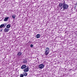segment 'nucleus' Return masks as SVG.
<instances>
[{
    "label": "nucleus",
    "instance_id": "12",
    "mask_svg": "<svg viewBox=\"0 0 77 77\" xmlns=\"http://www.w3.org/2000/svg\"><path fill=\"white\" fill-rule=\"evenodd\" d=\"M7 28L9 29V28H10L11 27V25H7L6 26Z\"/></svg>",
    "mask_w": 77,
    "mask_h": 77
},
{
    "label": "nucleus",
    "instance_id": "6",
    "mask_svg": "<svg viewBox=\"0 0 77 77\" xmlns=\"http://www.w3.org/2000/svg\"><path fill=\"white\" fill-rule=\"evenodd\" d=\"M49 52H50V51H45V56H47L49 54Z\"/></svg>",
    "mask_w": 77,
    "mask_h": 77
},
{
    "label": "nucleus",
    "instance_id": "1",
    "mask_svg": "<svg viewBox=\"0 0 77 77\" xmlns=\"http://www.w3.org/2000/svg\"><path fill=\"white\" fill-rule=\"evenodd\" d=\"M68 8V5L67 4H65V1H64L63 4V8L64 9H66Z\"/></svg>",
    "mask_w": 77,
    "mask_h": 77
},
{
    "label": "nucleus",
    "instance_id": "3",
    "mask_svg": "<svg viewBox=\"0 0 77 77\" xmlns=\"http://www.w3.org/2000/svg\"><path fill=\"white\" fill-rule=\"evenodd\" d=\"M44 67V64H41L39 65L38 68L39 69H42Z\"/></svg>",
    "mask_w": 77,
    "mask_h": 77
},
{
    "label": "nucleus",
    "instance_id": "16",
    "mask_svg": "<svg viewBox=\"0 0 77 77\" xmlns=\"http://www.w3.org/2000/svg\"><path fill=\"white\" fill-rule=\"evenodd\" d=\"M24 76H27V73L26 72H24L23 74Z\"/></svg>",
    "mask_w": 77,
    "mask_h": 77
},
{
    "label": "nucleus",
    "instance_id": "4",
    "mask_svg": "<svg viewBox=\"0 0 77 77\" xmlns=\"http://www.w3.org/2000/svg\"><path fill=\"white\" fill-rule=\"evenodd\" d=\"M29 67H27L25 69H24V72H28V71H29Z\"/></svg>",
    "mask_w": 77,
    "mask_h": 77
},
{
    "label": "nucleus",
    "instance_id": "14",
    "mask_svg": "<svg viewBox=\"0 0 77 77\" xmlns=\"http://www.w3.org/2000/svg\"><path fill=\"white\" fill-rule=\"evenodd\" d=\"M27 63V61L26 60H25L23 61V63Z\"/></svg>",
    "mask_w": 77,
    "mask_h": 77
},
{
    "label": "nucleus",
    "instance_id": "11",
    "mask_svg": "<svg viewBox=\"0 0 77 77\" xmlns=\"http://www.w3.org/2000/svg\"><path fill=\"white\" fill-rule=\"evenodd\" d=\"M5 27V24H2L0 26V28H2V27Z\"/></svg>",
    "mask_w": 77,
    "mask_h": 77
},
{
    "label": "nucleus",
    "instance_id": "15",
    "mask_svg": "<svg viewBox=\"0 0 77 77\" xmlns=\"http://www.w3.org/2000/svg\"><path fill=\"white\" fill-rule=\"evenodd\" d=\"M50 50L49 48H46V51H49Z\"/></svg>",
    "mask_w": 77,
    "mask_h": 77
},
{
    "label": "nucleus",
    "instance_id": "20",
    "mask_svg": "<svg viewBox=\"0 0 77 77\" xmlns=\"http://www.w3.org/2000/svg\"><path fill=\"white\" fill-rule=\"evenodd\" d=\"M1 32H2V29L1 30Z\"/></svg>",
    "mask_w": 77,
    "mask_h": 77
},
{
    "label": "nucleus",
    "instance_id": "8",
    "mask_svg": "<svg viewBox=\"0 0 77 77\" xmlns=\"http://www.w3.org/2000/svg\"><path fill=\"white\" fill-rule=\"evenodd\" d=\"M9 17H6L5 19H4V21H7L9 19Z\"/></svg>",
    "mask_w": 77,
    "mask_h": 77
},
{
    "label": "nucleus",
    "instance_id": "2",
    "mask_svg": "<svg viewBox=\"0 0 77 77\" xmlns=\"http://www.w3.org/2000/svg\"><path fill=\"white\" fill-rule=\"evenodd\" d=\"M63 4H64V3H61L59 4V8H61L60 10H61V9H62L63 8Z\"/></svg>",
    "mask_w": 77,
    "mask_h": 77
},
{
    "label": "nucleus",
    "instance_id": "13",
    "mask_svg": "<svg viewBox=\"0 0 77 77\" xmlns=\"http://www.w3.org/2000/svg\"><path fill=\"white\" fill-rule=\"evenodd\" d=\"M16 16L15 15H14L12 16V17L13 18H14V19H15V18Z\"/></svg>",
    "mask_w": 77,
    "mask_h": 77
},
{
    "label": "nucleus",
    "instance_id": "10",
    "mask_svg": "<svg viewBox=\"0 0 77 77\" xmlns=\"http://www.w3.org/2000/svg\"><path fill=\"white\" fill-rule=\"evenodd\" d=\"M40 34H38L37 35H36V37L37 38H39L40 36Z\"/></svg>",
    "mask_w": 77,
    "mask_h": 77
},
{
    "label": "nucleus",
    "instance_id": "7",
    "mask_svg": "<svg viewBox=\"0 0 77 77\" xmlns=\"http://www.w3.org/2000/svg\"><path fill=\"white\" fill-rule=\"evenodd\" d=\"M22 55V52H19L17 54V55L19 56H21Z\"/></svg>",
    "mask_w": 77,
    "mask_h": 77
},
{
    "label": "nucleus",
    "instance_id": "19",
    "mask_svg": "<svg viewBox=\"0 0 77 77\" xmlns=\"http://www.w3.org/2000/svg\"><path fill=\"white\" fill-rule=\"evenodd\" d=\"M71 70H72V69H70V71H71Z\"/></svg>",
    "mask_w": 77,
    "mask_h": 77
},
{
    "label": "nucleus",
    "instance_id": "17",
    "mask_svg": "<svg viewBox=\"0 0 77 77\" xmlns=\"http://www.w3.org/2000/svg\"><path fill=\"white\" fill-rule=\"evenodd\" d=\"M20 77H24V75L23 74H20Z\"/></svg>",
    "mask_w": 77,
    "mask_h": 77
},
{
    "label": "nucleus",
    "instance_id": "5",
    "mask_svg": "<svg viewBox=\"0 0 77 77\" xmlns=\"http://www.w3.org/2000/svg\"><path fill=\"white\" fill-rule=\"evenodd\" d=\"M26 68V65H23L21 67V68L22 69H25Z\"/></svg>",
    "mask_w": 77,
    "mask_h": 77
},
{
    "label": "nucleus",
    "instance_id": "18",
    "mask_svg": "<svg viewBox=\"0 0 77 77\" xmlns=\"http://www.w3.org/2000/svg\"><path fill=\"white\" fill-rule=\"evenodd\" d=\"M30 47H31V48H33V45H30Z\"/></svg>",
    "mask_w": 77,
    "mask_h": 77
},
{
    "label": "nucleus",
    "instance_id": "9",
    "mask_svg": "<svg viewBox=\"0 0 77 77\" xmlns=\"http://www.w3.org/2000/svg\"><path fill=\"white\" fill-rule=\"evenodd\" d=\"M4 31L5 32H8L9 31V29H8L7 28H5L4 30Z\"/></svg>",
    "mask_w": 77,
    "mask_h": 77
}]
</instances>
